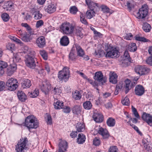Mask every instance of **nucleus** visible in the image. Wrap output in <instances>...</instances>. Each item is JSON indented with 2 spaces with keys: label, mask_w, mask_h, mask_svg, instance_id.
Wrapping results in <instances>:
<instances>
[{
  "label": "nucleus",
  "mask_w": 152,
  "mask_h": 152,
  "mask_svg": "<svg viewBox=\"0 0 152 152\" xmlns=\"http://www.w3.org/2000/svg\"><path fill=\"white\" fill-rule=\"evenodd\" d=\"M19 51V53L27 54L25 57L26 65L31 69H34L36 66L35 61L36 58L35 57L36 54L35 52L31 50L29 48H22V49L20 50Z\"/></svg>",
  "instance_id": "f257e3e1"
},
{
  "label": "nucleus",
  "mask_w": 152,
  "mask_h": 152,
  "mask_svg": "<svg viewBox=\"0 0 152 152\" xmlns=\"http://www.w3.org/2000/svg\"><path fill=\"white\" fill-rule=\"evenodd\" d=\"M24 124V125L29 129H30L37 128L38 126L39 122L35 117L31 115L26 118Z\"/></svg>",
  "instance_id": "f03ea898"
},
{
  "label": "nucleus",
  "mask_w": 152,
  "mask_h": 152,
  "mask_svg": "<svg viewBox=\"0 0 152 152\" xmlns=\"http://www.w3.org/2000/svg\"><path fill=\"white\" fill-rule=\"evenodd\" d=\"M59 31L63 34H71L73 32L74 26L72 24L67 22L62 23L59 26Z\"/></svg>",
  "instance_id": "7ed1b4c3"
},
{
  "label": "nucleus",
  "mask_w": 152,
  "mask_h": 152,
  "mask_svg": "<svg viewBox=\"0 0 152 152\" xmlns=\"http://www.w3.org/2000/svg\"><path fill=\"white\" fill-rule=\"evenodd\" d=\"M148 6L146 4L142 5L136 14L137 18L139 19H144L148 14Z\"/></svg>",
  "instance_id": "20e7f679"
},
{
  "label": "nucleus",
  "mask_w": 152,
  "mask_h": 152,
  "mask_svg": "<svg viewBox=\"0 0 152 152\" xmlns=\"http://www.w3.org/2000/svg\"><path fill=\"white\" fill-rule=\"evenodd\" d=\"M70 71L68 67H65L59 71L58 74V77L60 80L66 82L69 77Z\"/></svg>",
  "instance_id": "39448f33"
},
{
  "label": "nucleus",
  "mask_w": 152,
  "mask_h": 152,
  "mask_svg": "<svg viewBox=\"0 0 152 152\" xmlns=\"http://www.w3.org/2000/svg\"><path fill=\"white\" fill-rule=\"evenodd\" d=\"M18 81L16 79L11 78L7 80L6 85L9 90L14 91L18 87Z\"/></svg>",
  "instance_id": "423d86ee"
},
{
  "label": "nucleus",
  "mask_w": 152,
  "mask_h": 152,
  "mask_svg": "<svg viewBox=\"0 0 152 152\" xmlns=\"http://www.w3.org/2000/svg\"><path fill=\"white\" fill-rule=\"evenodd\" d=\"M116 48H107L106 50V53L105 54V57L107 58H118L120 56V53Z\"/></svg>",
  "instance_id": "0eeeda50"
},
{
  "label": "nucleus",
  "mask_w": 152,
  "mask_h": 152,
  "mask_svg": "<svg viewBox=\"0 0 152 152\" xmlns=\"http://www.w3.org/2000/svg\"><path fill=\"white\" fill-rule=\"evenodd\" d=\"M135 72L140 76L146 74L150 71L149 68L145 65H138L134 68Z\"/></svg>",
  "instance_id": "6e6552de"
},
{
  "label": "nucleus",
  "mask_w": 152,
  "mask_h": 152,
  "mask_svg": "<svg viewBox=\"0 0 152 152\" xmlns=\"http://www.w3.org/2000/svg\"><path fill=\"white\" fill-rule=\"evenodd\" d=\"M142 145L148 152H152V145L151 144L150 137L147 135L144 136L142 140Z\"/></svg>",
  "instance_id": "1a4fd4ad"
},
{
  "label": "nucleus",
  "mask_w": 152,
  "mask_h": 152,
  "mask_svg": "<svg viewBox=\"0 0 152 152\" xmlns=\"http://www.w3.org/2000/svg\"><path fill=\"white\" fill-rule=\"evenodd\" d=\"M28 142L26 137H25L24 140L21 142H18L16 145V150L17 152H25L27 148L26 144Z\"/></svg>",
  "instance_id": "9d476101"
},
{
  "label": "nucleus",
  "mask_w": 152,
  "mask_h": 152,
  "mask_svg": "<svg viewBox=\"0 0 152 152\" xmlns=\"http://www.w3.org/2000/svg\"><path fill=\"white\" fill-rule=\"evenodd\" d=\"M94 79L99 83L103 84L106 81V79L103 77L102 73L101 72H98L95 73Z\"/></svg>",
  "instance_id": "9b49d317"
},
{
  "label": "nucleus",
  "mask_w": 152,
  "mask_h": 152,
  "mask_svg": "<svg viewBox=\"0 0 152 152\" xmlns=\"http://www.w3.org/2000/svg\"><path fill=\"white\" fill-rule=\"evenodd\" d=\"M51 88V85L49 82L47 81H43L41 86V90L45 94L48 93V91L50 90Z\"/></svg>",
  "instance_id": "f8f14e48"
},
{
  "label": "nucleus",
  "mask_w": 152,
  "mask_h": 152,
  "mask_svg": "<svg viewBox=\"0 0 152 152\" xmlns=\"http://www.w3.org/2000/svg\"><path fill=\"white\" fill-rule=\"evenodd\" d=\"M86 4L90 9L96 10L99 8V4L95 2L92 0H85Z\"/></svg>",
  "instance_id": "ddd939ff"
},
{
  "label": "nucleus",
  "mask_w": 152,
  "mask_h": 152,
  "mask_svg": "<svg viewBox=\"0 0 152 152\" xmlns=\"http://www.w3.org/2000/svg\"><path fill=\"white\" fill-rule=\"evenodd\" d=\"M142 119L145 121L148 125L151 126L152 125V116L150 114L145 113H143L142 115Z\"/></svg>",
  "instance_id": "4468645a"
},
{
  "label": "nucleus",
  "mask_w": 152,
  "mask_h": 152,
  "mask_svg": "<svg viewBox=\"0 0 152 152\" xmlns=\"http://www.w3.org/2000/svg\"><path fill=\"white\" fill-rule=\"evenodd\" d=\"M68 148V143L65 141H61L59 143L58 152H65Z\"/></svg>",
  "instance_id": "2eb2a0df"
},
{
  "label": "nucleus",
  "mask_w": 152,
  "mask_h": 152,
  "mask_svg": "<svg viewBox=\"0 0 152 152\" xmlns=\"http://www.w3.org/2000/svg\"><path fill=\"white\" fill-rule=\"evenodd\" d=\"M17 65L16 64H10L7 68L6 73L7 75L11 76L16 71Z\"/></svg>",
  "instance_id": "dca6fc26"
},
{
  "label": "nucleus",
  "mask_w": 152,
  "mask_h": 152,
  "mask_svg": "<svg viewBox=\"0 0 152 152\" xmlns=\"http://www.w3.org/2000/svg\"><path fill=\"white\" fill-rule=\"evenodd\" d=\"M134 91L136 95L139 96H141L144 94L145 92V89L142 86L140 85H137L135 88Z\"/></svg>",
  "instance_id": "f3484780"
},
{
  "label": "nucleus",
  "mask_w": 152,
  "mask_h": 152,
  "mask_svg": "<svg viewBox=\"0 0 152 152\" xmlns=\"http://www.w3.org/2000/svg\"><path fill=\"white\" fill-rule=\"evenodd\" d=\"M94 121L97 123L102 122L103 120V117L102 114L98 113H95L93 115Z\"/></svg>",
  "instance_id": "a211bd4d"
},
{
  "label": "nucleus",
  "mask_w": 152,
  "mask_h": 152,
  "mask_svg": "<svg viewBox=\"0 0 152 152\" xmlns=\"http://www.w3.org/2000/svg\"><path fill=\"white\" fill-rule=\"evenodd\" d=\"M36 43L39 47H43L46 44V41L44 37L41 36L38 38L36 40Z\"/></svg>",
  "instance_id": "6ab92c4d"
},
{
  "label": "nucleus",
  "mask_w": 152,
  "mask_h": 152,
  "mask_svg": "<svg viewBox=\"0 0 152 152\" xmlns=\"http://www.w3.org/2000/svg\"><path fill=\"white\" fill-rule=\"evenodd\" d=\"M13 3L11 1L5 2L3 6V8L6 11L10 10L13 8Z\"/></svg>",
  "instance_id": "aec40b11"
},
{
  "label": "nucleus",
  "mask_w": 152,
  "mask_h": 152,
  "mask_svg": "<svg viewBox=\"0 0 152 152\" xmlns=\"http://www.w3.org/2000/svg\"><path fill=\"white\" fill-rule=\"evenodd\" d=\"M45 8L46 12L51 14L56 11V7L54 4H50L48 5L47 7H45Z\"/></svg>",
  "instance_id": "412c9836"
},
{
  "label": "nucleus",
  "mask_w": 152,
  "mask_h": 152,
  "mask_svg": "<svg viewBox=\"0 0 152 152\" xmlns=\"http://www.w3.org/2000/svg\"><path fill=\"white\" fill-rule=\"evenodd\" d=\"M98 133L102 135L104 139H107L109 137L108 131L106 129H104L102 128H100L99 129Z\"/></svg>",
  "instance_id": "4be33fe9"
},
{
  "label": "nucleus",
  "mask_w": 152,
  "mask_h": 152,
  "mask_svg": "<svg viewBox=\"0 0 152 152\" xmlns=\"http://www.w3.org/2000/svg\"><path fill=\"white\" fill-rule=\"evenodd\" d=\"M118 75L114 72L110 74V82L113 84H116L117 82Z\"/></svg>",
  "instance_id": "5701e85b"
},
{
  "label": "nucleus",
  "mask_w": 152,
  "mask_h": 152,
  "mask_svg": "<svg viewBox=\"0 0 152 152\" xmlns=\"http://www.w3.org/2000/svg\"><path fill=\"white\" fill-rule=\"evenodd\" d=\"M22 87L23 88H28L31 85V81L28 79H25L21 83Z\"/></svg>",
  "instance_id": "b1692460"
},
{
  "label": "nucleus",
  "mask_w": 152,
  "mask_h": 152,
  "mask_svg": "<svg viewBox=\"0 0 152 152\" xmlns=\"http://www.w3.org/2000/svg\"><path fill=\"white\" fill-rule=\"evenodd\" d=\"M94 55L95 56L99 58L101 57L105 56V53L104 51L101 48L97 50H95Z\"/></svg>",
  "instance_id": "393cba45"
},
{
  "label": "nucleus",
  "mask_w": 152,
  "mask_h": 152,
  "mask_svg": "<svg viewBox=\"0 0 152 152\" xmlns=\"http://www.w3.org/2000/svg\"><path fill=\"white\" fill-rule=\"evenodd\" d=\"M77 56L80 57H83L85 60H88L89 58L88 56L87 57H85V54L84 50L82 48H76Z\"/></svg>",
  "instance_id": "a878e982"
},
{
  "label": "nucleus",
  "mask_w": 152,
  "mask_h": 152,
  "mask_svg": "<svg viewBox=\"0 0 152 152\" xmlns=\"http://www.w3.org/2000/svg\"><path fill=\"white\" fill-rule=\"evenodd\" d=\"M17 96L19 100L21 102H24L27 99L26 96L25 94L21 91H18L17 93Z\"/></svg>",
  "instance_id": "bb28decb"
},
{
  "label": "nucleus",
  "mask_w": 152,
  "mask_h": 152,
  "mask_svg": "<svg viewBox=\"0 0 152 152\" xmlns=\"http://www.w3.org/2000/svg\"><path fill=\"white\" fill-rule=\"evenodd\" d=\"M60 43L61 45L63 46H67L69 43L68 38L66 36L63 37L61 39Z\"/></svg>",
  "instance_id": "cd10ccee"
},
{
  "label": "nucleus",
  "mask_w": 152,
  "mask_h": 152,
  "mask_svg": "<svg viewBox=\"0 0 152 152\" xmlns=\"http://www.w3.org/2000/svg\"><path fill=\"white\" fill-rule=\"evenodd\" d=\"M82 108L78 105L74 106L72 108L73 113L75 115H77L80 114Z\"/></svg>",
  "instance_id": "c85d7f7f"
},
{
  "label": "nucleus",
  "mask_w": 152,
  "mask_h": 152,
  "mask_svg": "<svg viewBox=\"0 0 152 152\" xmlns=\"http://www.w3.org/2000/svg\"><path fill=\"white\" fill-rule=\"evenodd\" d=\"M86 139V136L85 135L82 133L79 134L77 138V142L79 144H83L85 142Z\"/></svg>",
  "instance_id": "c756f323"
},
{
  "label": "nucleus",
  "mask_w": 152,
  "mask_h": 152,
  "mask_svg": "<svg viewBox=\"0 0 152 152\" xmlns=\"http://www.w3.org/2000/svg\"><path fill=\"white\" fill-rule=\"evenodd\" d=\"M83 30V28L81 27H77L76 28L75 31V35L77 37L82 38L83 35L82 31Z\"/></svg>",
  "instance_id": "7c9ffc66"
},
{
  "label": "nucleus",
  "mask_w": 152,
  "mask_h": 152,
  "mask_svg": "<svg viewBox=\"0 0 152 152\" xmlns=\"http://www.w3.org/2000/svg\"><path fill=\"white\" fill-rule=\"evenodd\" d=\"M96 10L90 9L86 12V17L90 19L95 16Z\"/></svg>",
  "instance_id": "2f4dec72"
},
{
  "label": "nucleus",
  "mask_w": 152,
  "mask_h": 152,
  "mask_svg": "<svg viewBox=\"0 0 152 152\" xmlns=\"http://www.w3.org/2000/svg\"><path fill=\"white\" fill-rule=\"evenodd\" d=\"M76 128L78 132H82L85 130V125L79 122L77 124Z\"/></svg>",
  "instance_id": "473e14b6"
},
{
  "label": "nucleus",
  "mask_w": 152,
  "mask_h": 152,
  "mask_svg": "<svg viewBox=\"0 0 152 152\" xmlns=\"http://www.w3.org/2000/svg\"><path fill=\"white\" fill-rule=\"evenodd\" d=\"M72 96L73 98L76 100L80 99L82 96L80 92L77 90L75 91L74 92L72 93Z\"/></svg>",
  "instance_id": "72a5a7b5"
},
{
  "label": "nucleus",
  "mask_w": 152,
  "mask_h": 152,
  "mask_svg": "<svg viewBox=\"0 0 152 152\" xmlns=\"http://www.w3.org/2000/svg\"><path fill=\"white\" fill-rule=\"evenodd\" d=\"M54 108L56 109H59L60 108L62 109L63 107L64 106V103L62 102H61L59 100H57L56 102H55L53 104Z\"/></svg>",
  "instance_id": "f704fd0d"
},
{
  "label": "nucleus",
  "mask_w": 152,
  "mask_h": 152,
  "mask_svg": "<svg viewBox=\"0 0 152 152\" xmlns=\"http://www.w3.org/2000/svg\"><path fill=\"white\" fill-rule=\"evenodd\" d=\"M100 7L102 11L104 13L112 14L113 12V10H110L109 8L106 5H102Z\"/></svg>",
  "instance_id": "c9c22d12"
},
{
  "label": "nucleus",
  "mask_w": 152,
  "mask_h": 152,
  "mask_svg": "<svg viewBox=\"0 0 152 152\" xmlns=\"http://www.w3.org/2000/svg\"><path fill=\"white\" fill-rule=\"evenodd\" d=\"M21 26L23 27L26 28L27 30L28 31L30 35L34 34L33 32L32 31V29L30 26L27 23H22L21 24Z\"/></svg>",
  "instance_id": "e433bc0d"
},
{
  "label": "nucleus",
  "mask_w": 152,
  "mask_h": 152,
  "mask_svg": "<svg viewBox=\"0 0 152 152\" xmlns=\"http://www.w3.org/2000/svg\"><path fill=\"white\" fill-rule=\"evenodd\" d=\"M142 28L145 32H148L150 31L151 29L150 25L147 23H144L142 25Z\"/></svg>",
  "instance_id": "4c0bfd02"
},
{
  "label": "nucleus",
  "mask_w": 152,
  "mask_h": 152,
  "mask_svg": "<svg viewBox=\"0 0 152 152\" xmlns=\"http://www.w3.org/2000/svg\"><path fill=\"white\" fill-rule=\"evenodd\" d=\"M75 49L72 48L69 53V58L72 61L74 60L76 58V55L75 54Z\"/></svg>",
  "instance_id": "58836bf2"
},
{
  "label": "nucleus",
  "mask_w": 152,
  "mask_h": 152,
  "mask_svg": "<svg viewBox=\"0 0 152 152\" xmlns=\"http://www.w3.org/2000/svg\"><path fill=\"white\" fill-rule=\"evenodd\" d=\"M115 123V120L112 118H109L107 121V125L110 127H113L114 126Z\"/></svg>",
  "instance_id": "ea45409f"
},
{
  "label": "nucleus",
  "mask_w": 152,
  "mask_h": 152,
  "mask_svg": "<svg viewBox=\"0 0 152 152\" xmlns=\"http://www.w3.org/2000/svg\"><path fill=\"white\" fill-rule=\"evenodd\" d=\"M123 59L127 61V62H131V58L128 53V51L126 50L124 52Z\"/></svg>",
  "instance_id": "a19ab883"
},
{
  "label": "nucleus",
  "mask_w": 152,
  "mask_h": 152,
  "mask_svg": "<svg viewBox=\"0 0 152 152\" xmlns=\"http://www.w3.org/2000/svg\"><path fill=\"white\" fill-rule=\"evenodd\" d=\"M12 61L15 64L16 63L20 62L21 61V58L18 54H14L13 53V57Z\"/></svg>",
  "instance_id": "79ce46f5"
},
{
  "label": "nucleus",
  "mask_w": 152,
  "mask_h": 152,
  "mask_svg": "<svg viewBox=\"0 0 152 152\" xmlns=\"http://www.w3.org/2000/svg\"><path fill=\"white\" fill-rule=\"evenodd\" d=\"M125 93L127 94L129 91V90L131 88L130 87V81L128 79H127L125 81Z\"/></svg>",
  "instance_id": "37998d69"
},
{
  "label": "nucleus",
  "mask_w": 152,
  "mask_h": 152,
  "mask_svg": "<svg viewBox=\"0 0 152 152\" xmlns=\"http://www.w3.org/2000/svg\"><path fill=\"white\" fill-rule=\"evenodd\" d=\"M135 39L137 41L144 42H147L150 41L149 39L144 37H140L137 35L135 36Z\"/></svg>",
  "instance_id": "c03bdc74"
},
{
  "label": "nucleus",
  "mask_w": 152,
  "mask_h": 152,
  "mask_svg": "<svg viewBox=\"0 0 152 152\" xmlns=\"http://www.w3.org/2000/svg\"><path fill=\"white\" fill-rule=\"evenodd\" d=\"M84 108L86 110H89L91 108L92 105L91 102L89 101H87L84 102L83 104Z\"/></svg>",
  "instance_id": "a18cd8bd"
},
{
  "label": "nucleus",
  "mask_w": 152,
  "mask_h": 152,
  "mask_svg": "<svg viewBox=\"0 0 152 152\" xmlns=\"http://www.w3.org/2000/svg\"><path fill=\"white\" fill-rule=\"evenodd\" d=\"M39 91L38 89H35L33 92L28 93V96L31 98L37 97L39 95Z\"/></svg>",
  "instance_id": "49530a36"
},
{
  "label": "nucleus",
  "mask_w": 152,
  "mask_h": 152,
  "mask_svg": "<svg viewBox=\"0 0 152 152\" xmlns=\"http://www.w3.org/2000/svg\"><path fill=\"white\" fill-rule=\"evenodd\" d=\"M40 54L45 60L47 59L48 57V53L46 51L43 50H40Z\"/></svg>",
  "instance_id": "de8ad7c7"
},
{
  "label": "nucleus",
  "mask_w": 152,
  "mask_h": 152,
  "mask_svg": "<svg viewBox=\"0 0 152 152\" xmlns=\"http://www.w3.org/2000/svg\"><path fill=\"white\" fill-rule=\"evenodd\" d=\"M42 16V15L39 11H36L34 18L35 20H39Z\"/></svg>",
  "instance_id": "09e8293b"
},
{
  "label": "nucleus",
  "mask_w": 152,
  "mask_h": 152,
  "mask_svg": "<svg viewBox=\"0 0 152 152\" xmlns=\"http://www.w3.org/2000/svg\"><path fill=\"white\" fill-rule=\"evenodd\" d=\"M78 11V9L75 6H72L69 9L70 12L73 14H75Z\"/></svg>",
  "instance_id": "8fccbe9b"
},
{
  "label": "nucleus",
  "mask_w": 152,
  "mask_h": 152,
  "mask_svg": "<svg viewBox=\"0 0 152 152\" xmlns=\"http://www.w3.org/2000/svg\"><path fill=\"white\" fill-rule=\"evenodd\" d=\"M1 18L3 21L4 22L8 21L10 19V17L8 14L7 13H4L2 14Z\"/></svg>",
  "instance_id": "3c124183"
},
{
  "label": "nucleus",
  "mask_w": 152,
  "mask_h": 152,
  "mask_svg": "<svg viewBox=\"0 0 152 152\" xmlns=\"http://www.w3.org/2000/svg\"><path fill=\"white\" fill-rule=\"evenodd\" d=\"M123 105L128 106L130 104V101L128 97H126L124 99L121 101Z\"/></svg>",
  "instance_id": "603ef678"
},
{
  "label": "nucleus",
  "mask_w": 152,
  "mask_h": 152,
  "mask_svg": "<svg viewBox=\"0 0 152 152\" xmlns=\"http://www.w3.org/2000/svg\"><path fill=\"white\" fill-rule=\"evenodd\" d=\"M126 6L127 7V8L129 10V11H131L132 9L134 7V5L132 3L129 1H127L126 3Z\"/></svg>",
  "instance_id": "864d4df0"
},
{
  "label": "nucleus",
  "mask_w": 152,
  "mask_h": 152,
  "mask_svg": "<svg viewBox=\"0 0 152 152\" xmlns=\"http://www.w3.org/2000/svg\"><path fill=\"white\" fill-rule=\"evenodd\" d=\"M62 109H63L62 111L66 113H69L71 110L70 107L68 106H63Z\"/></svg>",
  "instance_id": "5fc2aeb1"
},
{
  "label": "nucleus",
  "mask_w": 152,
  "mask_h": 152,
  "mask_svg": "<svg viewBox=\"0 0 152 152\" xmlns=\"http://www.w3.org/2000/svg\"><path fill=\"white\" fill-rule=\"evenodd\" d=\"M44 23V22L42 20H39L37 22L36 26L37 28H39L43 26Z\"/></svg>",
  "instance_id": "6e6d98bb"
},
{
  "label": "nucleus",
  "mask_w": 152,
  "mask_h": 152,
  "mask_svg": "<svg viewBox=\"0 0 152 152\" xmlns=\"http://www.w3.org/2000/svg\"><path fill=\"white\" fill-rule=\"evenodd\" d=\"M118 148L117 147L113 146L110 147L109 149V152H117Z\"/></svg>",
  "instance_id": "4d7b16f0"
},
{
  "label": "nucleus",
  "mask_w": 152,
  "mask_h": 152,
  "mask_svg": "<svg viewBox=\"0 0 152 152\" xmlns=\"http://www.w3.org/2000/svg\"><path fill=\"white\" fill-rule=\"evenodd\" d=\"M145 61L147 64L152 66V56L147 58Z\"/></svg>",
  "instance_id": "13d9d810"
},
{
  "label": "nucleus",
  "mask_w": 152,
  "mask_h": 152,
  "mask_svg": "<svg viewBox=\"0 0 152 152\" xmlns=\"http://www.w3.org/2000/svg\"><path fill=\"white\" fill-rule=\"evenodd\" d=\"M7 63L2 61H0V68L4 69L7 66Z\"/></svg>",
  "instance_id": "bf43d9fd"
},
{
  "label": "nucleus",
  "mask_w": 152,
  "mask_h": 152,
  "mask_svg": "<svg viewBox=\"0 0 152 152\" xmlns=\"http://www.w3.org/2000/svg\"><path fill=\"white\" fill-rule=\"evenodd\" d=\"M132 127L133 128L134 130L137 132V133L140 134V136L142 135V133L139 130L138 128L135 126V125L132 124L131 125Z\"/></svg>",
  "instance_id": "052dcab7"
},
{
  "label": "nucleus",
  "mask_w": 152,
  "mask_h": 152,
  "mask_svg": "<svg viewBox=\"0 0 152 152\" xmlns=\"http://www.w3.org/2000/svg\"><path fill=\"white\" fill-rule=\"evenodd\" d=\"M133 37V35L131 33L126 34L125 39L127 40H131Z\"/></svg>",
  "instance_id": "680f3d73"
},
{
  "label": "nucleus",
  "mask_w": 152,
  "mask_h": 152,
  "mask_svg": "<svg viewBox=\"0 0 152 152\" xmlns=\"http://www.w3.org/2000/svg\"><path fill=\"white\" fill-rule=\"evenodd\" d=\"M93 142L94 145L95 146H98L100 143L99 140L97 138H95L93 140Z\"/></svg>",
  "instance_id": "e2e57ef3"
},
{
  "label": "nucleus",
  "mask_w": 152,
  "mask_h": 152,
  "mask_svg": "<svg viewBox=\"0 0 152 152\" xmlns=\"http://www.w3.org/2000/svg\"><path fill=\"white\" fill-rule=\"evenodd\" d=\"M22 40L25 42H28L29 41V36L28 34H26L24 35L22 38Z\"/></svg>",
  "instance_id": "0e129e2a"
},
{
  "label": "nucleus",
  "mask_w": 152,
  "mask_h": 152,
  "mask_svg": "<svg viewBox=\"0 0 152 152\" xmlns=\"http://www.w3.org/2000/svg\"><path fill=\"white\" fill-rule=\"evenodd\" d=\"M61 91L58 88H55L53 90V93L55 94H58L61 93Z\"/></svg>",
  "instance_id": "69168bd1"
},
{
  "label": "nucleus",
  "mask_w": 152,
  "mask_h": 152,
  "mask_svg": "<svg viewBox=\"0 0 152 152\" xmlns=\"http://www.w3.org/2000/svg\"><path fill=\"white\" fill-rule=\"evenodd\" d=\"M5 88V83L3 81H0V91H2Z\"/></svg>",
  "instance_id": "338daca9"
},
{
  "label": "nucleus",
  "mask_w": 152,
  "mask_h": 152,
  "mask_svg": "<svg viewBox=\"0 0 152 152\" xmlns=\"http://www.w3.org/2000/svg\"><path fill=\"white\" fill-rule=\"evenodd\" d=\"M32 18V17L31 16V15L28 13H27L26 15L24 18V19L26 21L31 20Z\"/></svg>",
  "instance_id": "774afa93"
}]
</instances>
